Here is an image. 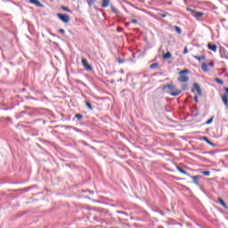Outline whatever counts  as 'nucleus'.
<instances>
[{"label": "nucleus", "instance_id": "1", "mask_svg": "<svg viewBox=\"0 0 228 228\" xmlns=\"http://www.w3.org/2000/svg\"><path fill=\"white\" fill-rule=\"evenodd\" d=\"M178 74H179V77H178L179 83H188V81H190V77H188V76L184 75V74H190V70L183 69V70L180 71Z\"/></svg>", "mask_w": 228, "mask_h": 228}, {"label": "nucleus", "instance_id": "2", "mask_svg": "<svg viewBox=\"0 0 228 228\" xmlns=\"http://www.w3.org/2000/svg\"><path fill=\"white\" fill-rule=\"evenodd\" d=\"M187 12H191V15H192V17H194L197 20H200V19H202V17H204V12H197L193 9H190L187 8Z\"/></svg>", "mask_w": 228, "mask_h": 228}, {"label": "nucleus", "instance_id": "3", "mask_svg": "<svg viewBox=\"0 0 228 228\" xmlns=\"http://www.w3.org/2000/svg\"><path fill=\"white\" fill-rule=\"evenodd\" d=\"M57 17L60 19V20H61V22H64L65 24L70 22V16H69V14L57 13Z\"/></svg>", "mask_w": 228, "mask_h": 228}, {"label": "nucleus", "instance_id": "4", "mask_svg": "<svg viewBox=\"0 0 228 228\" xmlns=\"http://www.w3.org/2000/svg\"><path fill=\"white\" fill-rule=\"evenodd\" d=\"M82 65L85 67L86 70H92V65L88 64L86 59H82Z\"/></svg>", "mask_w": 228, "mask_h": 228}, {"label": "nucleus", "instance_id": "5", "mask_svg": "<svg viewBox=\"0 0 228 228\" xmlns=\"http://www.w3.org/2000/svg\"><path fill=\"white\" fill-rule=\"evenodd\" d=\"M193 88H195L196 92L198 93V95L202 96V89L200 88V86L199 84L194 83Z\"/></svg>", "mask_w": 228, "mask_h": 228}, {"label": "nucleus", "instance_id": "6", "mask_svg": "<svg viewBox=\"0 0 228 228\" xmlns=\"http://www.w3.org/2000/svg\"><path fill=\"white\" fill-rule=\"evenodd\" d=\"M163 90H169L170 92H174V90H175V86H174V84H167L166 86H164L163 87Z\"/></svg>", "mask_w": 228, "mask_h": 228}, {"label": "nucleus", "instance_id": "7", "mask_svg": "<svg viewBox=\"0 0 228 228\" xmlns=\"http://www.w3.org/2000/svg\"><path fill=\"white\" fill-rule=\"evenodd\" d=\"M189 177H191V179L193 180V183H194V184H196V186H200L199 179H200V176H199V175L193 176V175H189Z\"/></svg>", "mask_w": 228, "mask_h": 228}, {"label": "nucleus", "instance_id": "8", "mask_svg": "<svg viewBox=\"0 0 228 228\" xmlns=\"http://www.w3.org/2000/svg\"><path fill=\"white\" fill-rule=\"evenodd\" d=\"M176 169L178 170V172H180V174H183L184 175H188V177H190V174H188L186 170L183 169V167L177 166Z\"/></svg>", "mask_w": 228, "mask_h": 228}, {"label": "nucleus", "instance_id": "9", "mask_svg": "<svg viewBox=\"0 0 228 228\" xmlns=\"http://www.w3.org/2000/svg\"><path fill=\"white\" fill-rule=\"evenodd\" d=\"M208 48L209 49V51H213L214 53H216V49H217L216 45H212L211 43H209L208 45Z\"/></svg>", "mask_w": 228, "mask_h": 228}, {"label": "nucleus", "instance_id": "10", "mask_svg": "<svg viewBox=\"0 0 228 228\" xmlns=\"http://www.w3.org/2000/svg\"><path fill=\"white\" fill-rule=\"evenodd\" d=\"M208 67V64H207L206 62H203L201 64V70H203V72H209V69Z\"/></svg>", "mask_w": 228, "mask_h": 228}, {"label": "nucleus", "instance_id": "11", "mask_svg": "<svg viewBox=\"0 0 228 228\" xmlns=\"http://www.w3.org/2000/svg\"><path fill=\"white\" fill-rule=\"evenodd\" d=\"M29 3L32 4H37V6H39L40 8L44 7V4H42L38 0H30Z\"/></svg>", "mask_w": 228, "mask_h": 228}, {"label": "nucleus", "instance_id": "12", "mask_svg": "<svg viewBox=\"0 0 228 228\" xmlns=\"http://www.w3.org/2000/svg\"><path fill=\"white\" fill-rule=\"evenodd\" d=\"M110 6V0H102V8H108Z\"/></svg>", "mask_w": 228, "mask_h": 228}, {"label": "nucleus", "instance_id": "13", "mask_svg": "<svg viewBox=\"0 0 228 228\" xmlns=\"http://www.w3.org/2000/svg\"><path fill=\"white\" fill-rule=\"evenodd\" d=\"M162 58L163 60H170V58H172V53L170 52H167L163 54Z\"/></svg>", "mask_w": 228, "mask_h": 228}, {"label": "nucleus", "instance_id": "14", "mask_svg": "<svg viewBox=\"0 0 228 228\" xmlns=\"http://www.w3.org/2000/svg\"><path fill=\"white\" fill-rule=\"evenodd\" d=\"M181 93H182L181 90H177V91L169 93V95H171L172 97H177L178 95H181Z\"/></svg>", "mask_w": 228, "mask_h": 228}, {"label": "nucleus", "instance_id": "15", "mask_svg": "<svg viewBox=\"0 0 228 228\" xmlns=\"http://www.w3.org/2000/svg\"><path fill=\"white\" fill-rule=\"evenodd\" d=\"M222 101H223L224 106H228V96H227V94H224V95L222 97Z\"/></svg>", "mask_w": 228, "mask_h": 228}, {"label": "nucleus", "instance_id": "16", "mask_svg": "<svg viewBox=\"0 0 228 228\" xmlns=\"http://www.w3.org/2000/svg\"><path fill=\"white\" fill-rule=\"evenodd\" d=\"M194 60H198V61H202V60H206V56L202 55V56H197V55H193Z\"/></svg>", "mask_w": 228, "mask_h": 228}, {"label": "nucleus", "instance_id": "17", "mask_svg": "<svg viewBox=\"0 0 228 228\" xmlns=\"http://www.w3.org/2000/svg\"><path fill=\"white\" fill-rule=\"evenodd\" d=\"M218 202L223 206V208H227V204H225V201H224L222 198H218Z\"/></svg>", "mask_w": 228, "mask_h": 228}, {"label": "nucleus", "instance_id": "18", "mask_svg": "<svg viewBox=\"0 0 228 228\" xmlns=\"http://www.w3.org/2000/svg\"><path fill=\"white\" fill-rule=\"evenodd\" d=\"M175 31L178 34L181 35L183 33V29L179 28V26H175Z\"/></svg>", "mask_w": 228, "mask_h": 228}, {"label": "nucleus", "instance_id": "19", "mask_svg": "<svg viewBox=\"0 0 228 228\" xmlns=\"http://www.w3.org/2000/svg\"><path fill=\"white\" fill-rule=\"evenodd\" d=\"M86 108H88V110H90V111L94 110V107L92 106V104L89 102H86Z\"/></svg>", "mask_w": 228, "mask_h": 228}, {"label": "nucleus", "instance_id": "20", "mask_svg": "<svg viewBox=\"0 0 228 228\" xmlns=\"http://www.w3.org/2000/svg\"><path fill=\"white\" fill-rule=\"evenodd\" d=\"M75 118H77V120H78V121H81V120H83V115L76 114L75 115Z\"/></svg>", "mask_w": 228, "mask_h": 228}, {"label": "nucleus", "instance_id": "21", "mask_svg": "<svg viewBox=\"0 0 228 228\" xmlns=\"http://www.w3.org/2000/svg\"><path fill=\"white\" fill-rule=\"evenodd\" d=\"M61 10L63 12H68L69 13H72V11L69 9V7L61 6Z\"/></svg>", "mask_w": 228, "mask_h": 228}, {"label": "nucleus", "instance_id": "22", "mask_svg": "<svg viewBox=\"0 0 228 228\" xmlns=\"http://www.w3.org/2000/svg\"><path fill=\"white\" fill-rule=\"evenodd\" d=\"M159 66V64L155 62V63L151 64L150 69H158Z\"/></svg>", "mask_w": 228, "mask_h": 228}, {"label": "nucleus", "instance_id": "23", "mask_svg": "<svg viewBox=\"0 0 228 228\" xmlns=\"http://www.w3.org/2000/svg\"><path fill=\"white\" fill-rule=\"evenodd\" d=\"M216 83H217L218 85H224V80L220 79V78H215Z\"/></svg>", "mask_w": 228, "mask_h": 228}, {"label": "nucleus", "instance_id": "24", "mask_svg": "<svg viewBox=\"0 0 228 228\" xmlns=\"http://www.w3.org/2000/svg\"><path fill=\"white\" fill-rule=\"evenodd\" d=\"M110 9H111V12H113V13H118V11L115 8V6H113V5H110Z\"/></svg>", "mask_w": 228, "mask_h": 228}, {"label": "nucleus", "instance_id": "25", "mask_svg": "<svg viewBox=\"0 0 228 228\" xmlns=\"http://www.w3.org/2000/svg\"><path fill=\"white\" fill-rule=\"evenodd\" d=\"M95 4V0H88L87 1V4L89 5V6H92V4Z\"/></svg>", "mask_w": 228, "mask_h": 228}, {"label": "nucleus", "instance_id": "26", "mask_svg": "<svg viewBox=\"0 0 228 228\" xmlns=\"http://www.w3.org/2000/svg\"><path fill=\"white\" fill-rule=\"evenodd\" d=\"M212 123H213V117L210 118L206 122V124H207L208 126H209V124H212Z\"/></svg>", "mask_w": 228, "mask_h": 228}, {"label": "nucleus", "instance_id": "27", "mask_svg": "<svg viewBox=\"0 0 228 228\" xmlns=\"http://www.w3.org/2000/svg\"><path fill=\"white\" fill-rule=\"evenodd\" d=\"M205 142H207V143H208L209 145H213V142H211V141H209V139H208V137L204 138Z\"/></svg>", "mask_w": 228, "mask_h": 228}, {"label": "nucleus", "instance_id": "28", "mask_svg": "<svg viewBox=\"0 0 228 228\" xmlns=\"http://www.w3.org/2000/svg\"><path fill=\"white\" fill-rule=\"evenodd\" d=\"M205 142H207V143H208L209 145H213V142H211V141H209V139H208V137L204 138Z\"/></svg>", "mask_w": 228, "mask_h": 228}, {"label": "nucleus", "instance_id": "29", "mask_svg": "<svg viewBox=\"0 0 228 228\" xmlns=\"http://www.w3.org/2000/svg\"><path fill=\"white\" fill-rule=\"evenodd\" d=\"M205 142H207V143H208L209 145H213V142H211V141H209V139H208V137L204 138Z\"/></svg>", "mask_w": 228, "mask_h": 228}, {"label": "nucleus", "instance_id": "30", "mask_svg": "<svg viewBox=\"0 0 228 228\" xmlns=\"http://www.w3.org/2000/svg\"><path fill=\"white\" fill-rule=\"evenodd\" d=\"M203 175L209 176V175H211V172H209V171H204V172H203Z\"/></svg>", "mask_w": 228, "mask_h": 228}, {"label": "nucleus", "instance_id": "31", "mask_svg": "<svg viewBox=\"0 0 228 228\" xmlns=\"http://www.w3.org/2000/svg\"><path fill=\"white\" fill-rule=\"evenodd\" d=\"M59 33H61V35H65V29L63 28L59 29Z\"/></svg>", "mask_w": 228, "mask_h": 228}, {"label": "nucleus", "instance_id": "32", "mask_svg": "<svg viewBox=\"0 0 228 228\" xmlns=\"http://www.w3.org/2000/svg\"><path fill=\"white\" fill-rule=\"evenodd\" d=\"M183 54H188V47H185L183 50Z\"/></svg>", "mask_w": 228, "mask_h": 228}, {"label": "nucleus", "instance_id": "33", "mask_svg": "<svg viewBox=\"0 0 228 228\" xmlns=\"http://www.w3.org/2000/svg\"><path fill=\"white\" fill-rule=\"evenodd\" d=\"M118 63H124L125 61H124V59L118 58Z\"/></svg>", "mask_w": 228, "mask_h": 228}, {"label": "nucleus", "instance_id": "34", "mask_svg": "<svg viewBox=\"0 0 228 228\" xmlns=\"http://www.w3.org/2000/svg\"><path fill=\"white\" fill-rule=\"evenodd\" d=\"M131 22H132V24H138V20H132Z\"/></svg>", "mask_w": 228, "mask_h": 228}, {"label": "nucleus", "instance_id": "35", "mask_svg": "<svg viewBox=\"0 0 228 228\" xmlns=\"http://www.w3.org/2000/svg\"><path fill=\"white\" fill-rule=\"evenodd\" d=\"M208 65V67H215V63L214 62H209Z\"/></svg>", "mask_w": 228, "mask_h": 228}, {"label": "nucleus", "instance_id": "36", "mask_svg": "<svg viewBox=\"0 0 228 228\" xmlns=\"http://www.w3.org/2000/svg\"><path fill=\"white\" fill-rule=\"evenodd\" d=\"M194 101H195L196 102H199V96L195 95V96H194Z\"/></svg>", "mask_w": 228, "mask_h": 228}, {"label": "nucleus", "instance_id": "37", "mask_svg": "<svg viewBox=\"0 0 228 228\" xmlns=\"http://www.w3.org/2000/svg\"><path fill=\"white\" fill-rule=\"evenodd\" d=\"M160 17H162L163 19H165V18L167 17V14L161 13V14H160Z\"/></svg>", "mask_w": 228, "mask_h": 228}, {"label": "nucleus", "instance_id": "38", "mask_svg": "<svg viewBox=\"0 0 228 228\" xmlns=\"http://www.w3.org/2000/svg\"><path fill=\"white\" fill-rule=\"evenodd\" d=\"M226 94H228V87L224 88Z\"/></svg>", "mask_w": 228, "mask_h": 228}, {"label": "nucleus", "instance_id": "39", "mask_svg": "<svg viewBox=\"0 0 228 228\" xmlns=\"http://www.w3.org/2000/svg\"><path fill=\"white\" fill-rule=\"evenodd\" d=\"M120 72H121V74H124V71H123V69H121V71H120Z\"/></svg>", "mask_w": 228, "mask_h": 228}, {"label": "nucleus", "instance_id": "40", "mask_svg": "<svg viewBox=\"0 0 228 228\" xmlns=\"http://www.w3.org/2000/svg\"><path fill=\"white\" fill-rule=\"evenodd\" d=\"M191 92H195V90L192 89Z\"/></svg>", "mask_w": 228, "mask_h": 228}]
</instances>
